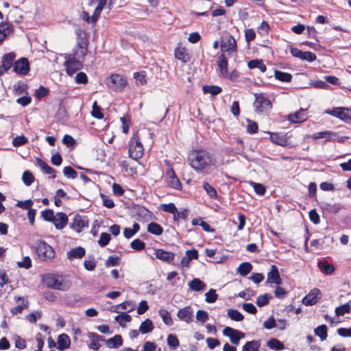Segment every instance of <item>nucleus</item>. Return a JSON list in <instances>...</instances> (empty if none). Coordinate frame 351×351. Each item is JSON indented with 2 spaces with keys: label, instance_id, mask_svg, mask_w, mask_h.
I'll use <instances>...</instances> for the list:
<instances>
[{
  "label": "nucleus",
  "instance_id": "f257e3e1",
  "mask_svg": "<svg viewBox=\"0 0 351 351\" xmlns=\"http://www.w3.org/2000/svg\"><path fill=\"white\" fill-rule=\"evenodd\" d=\"M191 167L198 173L209 174L213 170L215 160L206 150H193L189 155Z\"/></svg>",
  "mask_w": 351,
  "mask_h": 351
},
{
  "label": "nucleus",
  "instance_id": "f03ea898",
  "mask_svg": "<svg viewBox=\"0 0 351 351\" xmlns=\"http://www.w3.org/2000/svg\"><path fill=\"white\" fill-rule=\"evenodd\" d=\"M43 282L47 287L65 291L70 288V283L64 280L61 276L53 274H45L43 278Z\"/></svg>",
  "mask_w": 351,
  "mask_h": 351
},
{
  "label": "nucleus",
  "instance_id": "7ed1b4c3",
  "mask_svg": "<svg viewBox=\"0 0 351 351\" xmlns=\"http://www.w3.org/2000/svg\"><path fill=\"white\" fill-rule=\"evenodd\" d=\"M35 251L38 258L42 261H51L55 257L53 248L43 240H38L36 242Z\"/></svg>",
  "mask_w": 351,
  "mask_h": 351
},
{
  "label": "nucleus",
  "instance_id": "20e7f679",
  "mask_svg": "<svg viewBox=\"0 0 351 351\" xmlns=\"http://www.w3.org/2000/svg\"><path fill=\"white\" fill-rule=\"evenodd\" d=\"M128 153L129 156L135 160H138L143 155L144 148L138 133L133 134L130 141Z\"/></svg>",
  "mask_w": 351,
  "mask_h": 351
},
{
  "label": "nucleus",
  "instance_id": "39448f33",
  "mask_svg": "<svg viewBox=\"0 0 351 351\" xmlns=\"http://www.w3.org/2000/svg\"><path fill=\"white\" fill-rule=\"evenodd\" d=\"M107 86L114 91L122 90L127 84L126 78L119 74H112L106 80Z\"/></svg>",
  "mask_w": 351,
  "mask_h": 351
},
{
  "label": "nucleus",
  "instance_id": "423d86ee",
  "mask_svg": "<svg viewBox=\"0 0 351 351\" xmlns=\"http://www.w3.org/2000/svg\"><path fill=\"white\" fill-rule=\"evenodd\" d=\"M311 138L314 140L323 138L325 141H337L341 143L348 138L347 136L338 137L337 132L330 130L314 133L311 135Z\"/></svg>",
  "mask_w": 351,
  "mask_h": 351
},
{
  "label": "nucleus",
  "instance_id": "0eeeda50",
  "mask_svg": "<svg viewBox=\"0 0 351 351\" xmlns=\"http://www.w3.org/2000/svg\"><path fill=\"white\" fill-rule=\"evenodd\" d=\"M66 69V72L69 75H72L78 70L83 67V62L82 60H77L75 56H68V58L64 63Z\"/></svg>",
  "mask_w": 351,
  "mask_h": 351
},
{
  "label": "nucleus",
  "instance_id": "6e6552de",
  "mask_svg": "<svg viewBox=\"0 0 351 351\" xmlns=\"http://www.w3.org/2000/svg\"><path fill=\"white\" fill-rule=\"evenodd\" d=\"M255 97L254 106L257 112H265L271 108V103L265 95L263 93L256 94Z\"/></svg>",
  "mask_w": 351,
  "mask_h": 351
},
{
  "label": "nucleus",
  "instance_id": "1a4fd4ad",
  "mask_svg": "<svg viewBox=\"0 0 351 351\" xmlns=\"http://www.w3.org/2000/svg\"><path fill=\"white\" fill-rule=\"evenodd\" d=\"M325 113L337 117L343 121L351 119V109L344 107H337L332 109H327Z\"/></svg>",
  "mask_w": 351,
  "mask_h": 351
},
{
  "label": "nucleus",
  "instance_id": "9d476101",
  "mask_svg": "<svg viewBox=\"0 0 351 351\" xmlns=\"http://www.w3.org/2000/svg\"><path fill=\"white\" fill-rule=\"evenodd\" d=\"M223 335L230 338V342L234 345H239L241 339L245 337V333L239 330L226 326L223 330Z\"/></svg>",
  "mask_w": 351,
  "mask_h": 351
},
{
  "label": "nucleus",
  "instance_id": "9b49d317",
  "mask_svg": "<svg viewBox=\"0 0 351 351\" xmlns=\"http://www.w3.org/2000/svg\"><path fill=\"white\" fill-rule=\"evenodd\" d=\"M29 70V63L26 58H21L14 63L13 71L19 75H27Z\"/></svg>",
  "mask_w": 351,
  "mask_h": 351
},
{
  "label": "nucleus",
  "instance_id": "f8f14e48",
  "mask_svg": "<svg viewBox=\"0 0 351 351\" xmlns=\"http://www.w3.org/2000/svg\"><path fill=\"white\" fill-rule=\"evenodd\" d=\"M16 58L14 52H10L3 55L1 60V65H0V76L6 73L13 65V61Z\"/></svg>",
  "mask_w": 351,
  "mask_h": 351
},
{
  "label": "nucleus",
  "instance_id": "ddd939ff",
  "mask_svg": "<svg viewBox=\"0 0 351 351\" xmlns=\"http://www.w3.org/2000/svg\"><path fill=\"white\" fill-rule=\"evenodd\" d=\"M88 226L87 217L80 215H75L73 222L70 224L71 228L77 232H81L82 229Z\"/></svg>",
  "mask_w": 351,
  "mask_h": 351
},
{
  "label": "nucleus",
  "instance_id": "4468645a",
  "mask_svg": "<svg viewBox=\"0 0 351 351\" xmlns=\"http://www.w3.org/2000/svg\"><path fill=\"white\" fill-rule=\"evenodd\" d=\"M321 298V291L319 289H312L303 299L302 303L306 306L315 304Z\"/></svg>",
  "mask_w": 351,
  "mask_h": 351
},
{
  "label": "nucleus",
  "instance_id": "2eb2a0df",
  "mask_svg": "<svg viewBox=\"0 0 351 351\" xmlns=\"http://www.w3.org/2000/svg\"><path fill=\"white\" fill-rule=\"evenodd\" d=\"M193 313L191 306H185L178 311L177 316L180 320L190 323L193 321Z\"/></svg>",
  "mask_w": 351,
  "mask_h": 351
},
{
  "label": "nucleus",
  "instance_id": "dca6fc26",
  "mask_svg": "<svg viewBox=\"0 0 351 351\" xmlns=\"http://www.w3.org/2000/svg\"><path fill=\"white\" fill-rule=\"evenodd\" d=\"M287 119L293 123H301L307 119V115L305 110L300 109L299 111L291 114L287 117Z\"/></svg>",
  "mask_w": 351,
  "mask_h": 351
},
{
  "label": "nucleus",
  "instance_id": "f3484780",
  "mask_svg": "<svg viewBox=\"0 0 351 351\" xmlns=\"http://www.w3.org/2000/svg\"><path fill=\"white\" fill-rule=\"evenodd\" d=\"M14 31V26L9 22L0 23V45Z\"/></svg>",
  "mask_w": 351,
  "mask_h": 351
},
{
  "label": "nucleus",
  "instance_id": "a211bd4d",
  "mask_svg": "<svg viewBox=\"0 0 351 351\" xmlns=\"http://www.w3.org/2000/svg\"><path fill=\"white\" fill-rule=\"evenodd\" d=\"M266 283L279 285L280 283V278L277 267L272 265L270 271L267 274Z\"/></svg>",
  "mask_w": 351,
  "mask_h": 351
},
{
  "label": "nucleus",
  "instance_id": "6ab92c4d",
  "mask_svg": "<svg viewBox=\"0 0 351 351\" xmlns=\"http://www.w3.org/2000/svg\"><path fill=\"white\" fill-rule=\"evenodd\" d=\"M53 223L57 229L62 230L68 223V217L64 213H58L54 217Z\"/></svg>",
  "mask_w": 351,
  "mask_h": 351
},
{
  "label": "nucleus",
  "instance_id": "aec40b11",
  "mask_svg": "<svg viewBox=\"0 0 351 351\" xmlns=\"http://www.w3.org/2000/svg\"><path fill=\"white\" fill-rule=\"evenodd\" d=\"M317 267L325 275H332L335 271V266L326 260L319 261L317 263Z\"/></svg>",
  "mask_w": 351,
  "mask_h": 351
},
{
  "label": "nucleus",
  "instance_id": "412c9836",
  "mask_svg": "<svg viewBox=\"0 0 351 351\" xmlns=\"http://www.w3.org/2000/svg\"><path fill=\"white\" fill-rule=\"evenodd\" d=\"M77 49L74 50V53L73 54H70V56H75V58L77 60H82L84 61V58L87 53L88 48L87 44L86 42L82 41L78 43Z\"/></svg>",
  "mask_w": 351,
  "mask_h": 351
},
{
  "label": "nucleus",
  "instance_id": "4be33fe9",
  "mask_svg": "<svg viewBox=\"0 0 351 351\" xmlns=\"http://www.w3.org/2000/svg\"><path fill=\"white\" fill-rule=\"evenodd\" d=\"M86 250L82 247H74L71 250H70L67 254L66 256L67 258L70 261L74 260V259H80L82 257L85 256Z\"/></svg>",
  "mask_w": 351,
  "mask_h": 351
},
{
  "label": "nucleus",
  "instance_id": "5701e85b",
  "mask_svg": "<svg viewBox=\"0 0 351 351\" xmlns=\"http://www.w3.org/2000/svg\"><path fill=\"white\" fill-rule=\"evenodd\" d=\"M278 322L280 323V325L276 323L273 316H271L267 320L264 322L263 326L268 330L272 329L275 327L278 328L280 330L285 329V324L284 323V320L279 319Z\"/></svg>",
  "mask_w": 351,
  "mask_h": 351
},
{
  "label": "nucleus",
  "instance_id": "b1692460",
  "mask_svg": "<svg viewBox=\"0 0 351 351\" xmlns=\"http://www.w3.org/2000/svg\"><path fill=\"white\" fill-rule=\"evenodd\" d=\"M71 345V340L69 337L66 334H61L58 337V350L60 351H64L69 348Z\"/></svg>",
  "mask_w": 351,
  "mask_h": 351
},
{
  "label": "nucleus",
  "instance_id": "393cba45",
  "mask_svg": "<svg viewBox=\"0 0 351 351\" xmlns=\"http://www.w3.org/2000/svg\"><path fill=\"white\" fill-rule=\"evenodd\" d=\"M156 257L161 261L171 262L174 258V254L170 252L165 251L162 249L155 250Z\"/></svg>",
  "mask_w": 351,
  "mask_h": 351
},
{
  "label": "nucleus",
  "instance_id": "a878e982",
  "mask_svg": "<svg viewBox=\"0 0 351 351\" xmlns=\"http://www.w3.org/2000/svg\"><path fill=\"white\" fill-rule=\"evenodd\" d=\"M36 162L37 165L40 167L43 173L50 175L51 178H56V171L53 168L51 167L45 161L40 158H37Z\"/></svg>",
  "mask_w": 351,
  "mask_h": 351
},
{
  "label": "nucleus",
  "instance_id": "bb28decb",
  "mask_svg": "<svg viewBox=\"0 0 351 351\" xmlns=\"http://www.w3.org/2000/svg\"><path fill=\"white\" fill-rule=\"evenodd\" d=\"M188 285L189 288L194 291H201L206 287V285L199 278H193Z\"/></svg>",
  "mask_w": 351,
  "mask_h": 351
},
{
  "label": "nucleus",
  "instance_id": "cd10ccee",
  "mask_svg": "<svg viewBox=\"0 0 351 351\" xmlns=\"http://www.w3.org/2000/svg\"><path fill=\"white\" fill-rule=\"evenodd\" d=\"M169 181H168L169 185L174 189L180 190L182 188V184H181L179 179L176 176V173L173 171V170L171 169L170 171V172H169Z\"/></svg>",
  "mask_w": 351,
  "mask_h": 351
},
{
  "label": "nucleus",
  "instance_id": "c85d7f7f",
  "mask_svg": "<svg viewBox=\"0 0 351 351\" xmlns=\"http://www.w3.org/2000/svg\"><path fill=\"white\" fill-rule=\"evenodd\" d=\"M106 344L110 348H117L123 344L122 337L120 335H116L106 340Z\"/></svg>",
  "mask_w": 351,
  "mask_h": 351
},
{
  "label": "nucleus",
  "instance_id": "c756f323",
  "mask_svg": "<svg viewBox=\"0 0 351 351\" xmlns=\"http://www.w3.org/2000/svg\"><path fill=\"white\" fill-rule=\"evenodd\" d=\"M221 75L226 77L228 76V60L223 54L219 56V60L217 64Z\"/></svg>",
  "mask_w": 351,
  "mask_h": 351
},
{
  "label": "nucleus",
  "instance_id": "7c9ffc66",
  "mask_svg": "<svg viewBox=\"0 0 351 351\" xmlns=\"http://www.w3.org/2000/svg\"><path fill=\"white\" fill-rule=\"evenodd\" d=\"M252 265L249 262L241 263L237 268V272L242 276H246L252 270Z\"/></svg>",
  "mask_w": 351,
  "mask_h": 351
},
{
  "label": "nucleus",
  "instance_id": "2f4dec72",
  "mask_svg": "<svg viewBox=\"0 0 351 351\" xmlns=\"http://www.w3.org/2000/svg\"><path fill=\"white\" fill-rule=\"evenodd\" d=\"M154 329L153 322L149 319H146L143 321L139 327V331L142 334H147L152 332Z\"/></svg>",
  "mask_w": 351,
  "mask_h": 351
},
{
  "label": "nucleus",
  "instance_id": "473e14b6",
  "mask_svg": "<svg viewBox=\"0 0 351 351\" xmlns=\"http://www.w3.org/2000/svg\"><path fill=\"white\" fill-rule=\"evenodd\" d=\"M147 231L151 234L159 236L162 234L163 228L160 224L156 222H151L147 226Z\"/></svg>",
  "mask_w": 351,
  "mask_h": 351
},
{
  "label": "nucleus",
  "instance_id": "72a5a7b5",
  "mask_svg": "<svg viewBox=\"0 0 351 351\" xmlns=\"http://www.w3.org/2000/svg\"><path fill=\"white\" fill-rule=\"evenodd\" d=\"M16 302L21 301L22 303L21 304L17 305L16 306L11 308L10 312L13 315H16L18 313H21L24 308H25L28 306V302L27 301L25 302L24 299L22 297L19 296V297L16 298Z\"/></svg>",
  "mask_w": 351,
  "mask_h": 351
},
{
  "label": "nucleus",
  "instance_id": "f704fd0d",
  "mask_svg": "<svg viewBox=\"0 0 351 351\" xmlns=\"http://www.w3.org/2000/svg\"><path fill=\"white\" fill-rule=\"evenodd\" d=\"M158 314L162 322L167 326H172L173 324L170 313L166 309H160Z\"/></svg>",
  "mask_w": 351,
  "mask_h": 351
},
{
  "label": "nucleus",
  "instance_id": "c9c22d12",
  "mask_svg": "<svg viewBox=\"0 0 351 351\" xmlns=\"http://www.w3.org/2000/svg\"><path fill=\"white\" fill-rule=\"evenodd\" d=\"M327 331H328V328H327L326 325H325V324L320 325V326H317V328H315L314 330V332H315V335L319 337V338L322 341H324L326 339V338L328 337Z\"/></svg>",
  "mask_w": 351,
  "mask_h": 351
},
{
  "label": "nucleus",
  "instance_id": "e433bc0d",
  "mask_svg": "<svg viewBox=\"0 0 351 351\" xmlns=\"http://www.w3.org/2000/svg\"><path fill=\"white\" fill-rule=\"evenodd\" d=\"M261 343L258 341H250L245 343L242 348V351H259Z\"/></svg>",
  "mask_w": 351,
  "mask_h": 351
},
{
  "label": "nucleus",
  "instance_id": "4c0bfd02",
  "mask_svg": "<svg viewBox=\"0 0 351 351\" xmlns=\"http://www.w3.org/2000/svg\"><path fill=\"white\" fill-rule=\"evenodd\" d=\"M13 89L14 94L21 95L23 93H27V85L23 81H19L17 83L14 84Z\"/></svg>",
  "mask_w": 351,
  "mask_h": 351
},
{
  "label": "nucleus",
  "instance_id": "58836bf2",
  "mask_svg": "<svg viewBox=\"0 0 351 351\" xmlns=\"http://www.w3.org/2000/svg\"><path fill=\"white\" fill-rule=\"evenodd\" d=\"M267 345L269 348L276 350H281L285 348L283 343L275 338L269 340Z\"/></svg>",
  "mask_w": 351,
  "mask_h": 351
},
{
  "label": "nucleus",
  "instance_id": "ea45409f",
  "mask_svg": "<svg viewBox=\"0 0 351 351\" xmlns=\"http://www.w3.org/2000/svg\"><path fill=\"white\" fill-rule=\"evenodd\" d=\"M203 91L204 93H210L213 96H215V95H217L218 94H219L222 91V89L221 87H219L218 86L206 85V86H204V87H203Z\"/></svg>",
  "mask_w": 351,
  "mask_h": 351
},
{
  "label": "nucleus",
  "instance_id": "a19ab883",
  "mask_svg": "<svg viewBox=\"0 0 351 351\" xmlns=\"http://www.w3.org/2000/svg\"><path fill=\"white\" fill-rule=\"evenodd\" d=\"M228 316L233 321L240 322L244 319L243 315L238 311L230 308L228 311Z\"/></svg>",
  "mask_w": 351,
  "mask_h": 351
},
{
  "label": "nucleus",
  "instance_id": "79ce46f5",
  "mask_svg": "<svg viewBox=\"0 0 351 351\" xmlns=\"http://www.w3.org/2000/svg\"><path fill=\"white\" fill-rule=\"evenodd\" d=\"M237 48V43L234 38L230 36L226 43L222 45L221 49L224 51H234Z\"/></svg>",
  "mask_w": 351,
  "mask_h": 351
},
{
  "label": "nucleus",
  "instance_id": "37998d69",
  "mask_svg": "<svg viewBox=\"0 0 351 351\" xmlns=\"http://www.w3.org/2000/svg\"><path fill=\"white\" fill-rule=\"evenodd\" d=\"M115 321L119 322V325L121 327H125V322H130L132 320V317L130 315L127 314L126 313L123 312L121 315H118L114 317Z\"/></svg>",
  "mask_w": 351,
  "mask_h": 351
},
{
  "label": "nucleus",
  "instance_id": "c03bdc74",
  "mask_svg": "<svg viewBox=\"0 0 351 351\" xmlns=\"http://www.w3.org/2000/svg\"><path fill=\"white\" fill-rule=\"evenodd\" d=\"M97 2V8H100L103 10V9L106 6L109 10H112L114 4L116 3V0H96Z\"/></svg>",
  "mask_w": 351,
  "mask_h": 351
},
{
  "label": "nucleus",
  "instance_id": "a18cd8bd",
  "mask_svg": "<svg viewBox=\"0 0 351 351\" xmlns=\"http://www.w3.org/2000/svg\"><path fill=\"white\" fill-rule=\"evenodd\" d=\"M205 301L208 303H214L218 298V295L216 293V291L213 289H210L208 292L205 293Z\"/></svg>",
  "mask_w": 351,
  "mask_h": 351
},
{
  "label": "nucleus",
  "instance_id": "49530a36",
  "mask_svg": "<svg viewBox=\"0 0 351 351\" xmlns=\"http://www.w3.org/2000/svg\"><path fill=\"white\" fill-rule=\"evenodd\" d=\"M91 114L93 117L101 119L104 118V114L101 111V108L97 105V102L95 101L93 104Z\"/></svg>",
  "mask_w": 351,
  "mask_h": 351
},
{
  "label": "nucleus",
  "instance_id": "de8ad7c7",
  "mask_svg": "<svg viewBox=\"0 0 351 351\" xmlns=\"http://www.w3.org/2000/svg\"><path fill=\"white\" fill-rule=\"evenodd\" d=\"M167 340V344L170 348L175 350L179 346V340L175 335L169 334Z\"/></svg>",
  "mask_w": 351,
  "mask_h": 351
},
{
  "label": "nucleus",
  "instance_id": "09e8293b",
  "mask_svg": "<svg viewBox=\"0 0 351 351\" xmlns=\"http://www.w3.org/2000/svg\"><path fill=\"white\" fill-rule=\"evenodd\" d=\"M203 188L210 198L215 199L217 197V191L208 182H204Z\"/></svg>",
  "mask_w": 351,
  "mask_h": 351
},
{
  "label": "nucleus",
  "instance_id": "8fccbe9b",
  "mask_svg": "<svg viewBox=\"0 0 351 351\" xmlns=\"http://www.w3.org/2000/svg\"><path fill=\"white\" fill-rule=\"evenodd\" d=\"M270 138L274 143L279 145L285 146V138L284 136H280L278 133H271L270 135Z\"/></svg>",
  "mask_w": 351,
  "mask_h": 351
},
{
  "label": "nucleus",
  "instance_id": "3c124183",
  "mask_svg": "<svg viewBox=\"0 0 351 351\" xmlns=\"http://www.w3.org/2000/svg\"><path fill=\"white\" fill-rule=\"evenodd\" d=\"M111 239V236L107 232H102L98 241V244L100 247H103L106 246Z\"/></svg>",
  "mask_w": 351,
  "mask_h": 351
},
{
  "label": "nucleus",
  "instance_id": "603ef678",
  "mask_svg": "<svg viewBox=\"0 0 351 351\" xmlns=\"http://www.w3.org/2000/svg\"><path fill=\"white\" fill-rule=\"evenodd\" d=\"M131 247L136 251H141L145 249V243L139 239H136L130 243Z\"/></svg>",
  "mask_w": 351,
  "mask_h": 351
},
{
  "label": "nucleus",
  "instance_id": "864d4df0",
  "mask_svg": "<svg viewBox=\"0 0 351 351\" xmlns=\"http://www.w3.org/2000/svg\"><path fill=\"white\" fill-rule=\"evenodd\" d=\"M118 308H121L123 311H127L131 312L135 308V304L131 301L123 302L117 306Z\"/></svg>",
  "mask_w": 351,
  "mask_h": 351
},
{
  "label": "nucleus",
  "instance_id": "5fc2aeb1",
  "mask_svg": "<svg viewBox=\"0 0 351 351\" xmlns=\"http://www.w3.org/2000/svg\"><path fill=\"white\" fill-rule=\"evenodd\" d=\"M64 176L68 178L75 179L77 176V172L71 167L67 166L63 169Z\"/></svg>",
  "mask_w": 351,
  "mask_h": 351
},
{
  "label": "nucleus",
  "instance_id": "6e6d98bb",
  "mask_svg": "<svg viewBox=\"0 0 351 351\" xmlns=\"http://www.w3.org/2000/svg\"><path fill=\"white\" fill-rule=\"evenodd\" d=\"M175 57L176 59L186 62L188 61L187 54L184 51V49L177 48L175 50Z\"/></svg>",
  "mask_w": 351,
  "mask_h": 351
},
{
  "label": "nucleus",
  "instance_id": "4d7b16f0",
  "mask_svg": "<svg viewBox=\"0 0 351 351\" xmlns=\"http://www.w3.org/2000/svg\"><path fill=\"white\" fill-rule=\"evenodd\" d=\"M22 180L24 184L29 186L32 184L34 178L30 171H25L23 173Z\"/></svg>",
  "mask_w": 351,
  "mask_h": 351
},
{
  "label": "nucleus",
  "instance_id": "13d9d810",
  "mask_svg": "<svg viewBox=\"0 0 351 351\" xmlns=\"http://www.w3.org/2000/svg\"><path fill=\"white\" fill-rule=\"evenodd\" d=\"M41 216L45 221L53 222L54 219V213L51 209H46L41 212Z\"/></svg>",
  "mask_w": 351,
  "mask_h": 351
},
{
  "label": "nucleus",
  "instance_id": "bf43d9fd",
  "mask_svg": "<svg viewBox=\"0 0 351 351\" xmlns=\"http://www.w3.org/2000/svg\"><path fill=\"white\" fill-rule=\"evenodd\" d=\"M27 141L28 140L25 136L20 135L13 138L12 145L14 147H19L26 144Z\"/></svg>",
  "mask_w": 351,
  "mask_h": 351
},
{
  "label": "nucleus",
  "instance_id": "052dcab7",
  "mask_svg": "<svg viewBox=\"0 0 351 351\" xmlns=\"http://www.w3.org/2000/svg\"><path fill=\"white\" fill-rule=\"evenodd\" d=\"M269 294H264V295H260L256 298V304L260 306H264L267 305L269 302Z\"/></svg>",
  "mask_w": 351,
  "mask_h": 351
},
{
  "label": "nucleus",
  "instance_id": "680f3d73",
  "mask_svg": "<svg viewBox=\"0 0 351 351\" xmlns=\"http://www.w3.org/2000/svg\"><path fill=\"white\" fill-rule=\"evenodd\" d=\"M34 202L32 199H29L25 201H18L16 206L23 210H29V208L33 206Z\"/></svg>",
  "mask_w": 351,
  "mask_h": 351
},
{
  "label": "nucleus",
  "instance_id": "e2e57ef3",
  "mask_svg": "<svg viewBox=\"0 0 351 351\" xmlns=\"http://www.w3.org/2000/svg\"><path fill=\"white\" fill-rule=\"evenodd\" d=\"M350 311V308L348 303L341 305L335 308V313L337 316L343 315Z\"/></svg>",
  "mask_w": 351,
  "mask_h": 351
},
{
  "label": "nucleus",
  "instance_id": "0e129e2a",
  "mask_svg": "<svg viewBox=\"0 0 351 351\" xmlns=\"http://www.w3.org/2000/svg\"><path fill=\"white\" fill-rule=\"evenodd\" d=\"M247 132L251 134L256 133L258 129V124L250 119H247Z\"/></svg>",
  "mask_w": 351,
  "mask_h": 351
},
{
  "label": "nucleus",
  "instance_id": "69168bd1",
  "mask_svg": "<svg viewBox=\"0 0 351 351\" xmlns=\"http://www.w3.org/2000/svg\"><path fill=\"white\" fill-rule=\"evenodd\" d=\"M251 185L253 186L254 191L256 194L263 195L265 193V187L259 183H256L254 182H251Z\"/></svg>",
  "mask_w": 351,
  "mask_h": 351
},
{
  "label": "nucleus",
  "instance_id": "338daca9",
  "mask_svg": "<svg viewBox=\"0 0 351 351\" xmlns=\"http://www.w3.org/2000/svg\"><path fill=\"white\" fill-rule=\"evenodd\" d=\"M17 265L21 268L29 269L32 267L31 258L29 256H25L22 261L17 263Z\"/></svg>",
  "mask_w": 351,
  "mask_h": 351
},
{
  "label": "nucleus",
  "instance_id": "774afa93",
  "mask_svg": "<svg viewBox=\"0 0 351 351\" xmlns=\"http://www.w3.org/2000/svg\"><path fill=\"white\" fill-rule=\"evenodd\" d=\"M75 79L77 84H86L88 83V77L84 72H79L77 73Z\"/></svg>",
  "mask_w": 351,
  "mask_h": 351
}]
</instances>
